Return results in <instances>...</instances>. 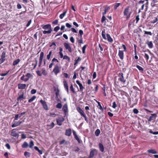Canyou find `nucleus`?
<instances>
[{"label": "nucleus", "instance_id": "nucleus-25", "mask_svg": "<svg viewBox=\"0 0 158 158\" xmlns=\"http://www.w3.org/2000/svg\"><path fill=\"white\" fill-rule=\"evenodd\" d=\"M98 145L100 151L102 152H103L104 151V147L102 144L100 143Z\"/></svg>", "mask_w": 158, "mask_h": 158}, {"label": "nucleus", "instance_id": "nucleus-4", "mask_svg": "<svg viewBox=\"0 0 158 158\" xmlns=\"http://www.w3.org/2000/svg\"><path fill=\"white\" fill-rule=\"evenodd\" d=\"M60 67L58 64H56L53 69V72L55 75H57L60 72Z\"/></svg>", "mask_w": 158, "mask_h": 158}, {"label": "nucleus", "instance_id": "nucleus-19", "mask_svg": "<svg viewBox=\"0 0 158 158\" xmlns=\"http://www.w3.org/2000/svg\"><path fill=\"white\" fill-rule=\"evenodd\" d=\"M76 83L79 85L80 87V91L82 92L84 87L83 86L81 83L78 80L76 81Z\"/></svg>", "mask_w": 158, "mask_h": 158}, {"label": "nucleus", "instance_id": "nucleus-43", "mask_svg": "<svg viewBox=\"0 0 158 158\" xmlns=\"http://www.w3.org/2000/svg\"><path fill=\"white\" fill-rule=\"evenodd\" d=\"M25 76L27 77V78H28V79L29 78L33 77L32 75L31 74L29 73H27Z\"/></svg>", "mask_w": 158, "mask_h": 158}, {"label": "nucleus", "instance_id": "nucleus-41", "mask_svg": "<svg viewBox=\"0 0 158 158\" xmlns=\"http://www.w3.org/2000/svg\"><path fill=\"white\" fill-rule=\"evenodd\" d=\"M25 76L24 75H23L21 77V79L23 81H27L28 80V78H24Z\"/></svg>", "mask_w": 158, "mask_h": 158}, {"label": "nucleus", "instance_id": "nucleus-7", "mask_svg": "<svg viewBox=\"0 0 158 158\" xmlns=\"http://www.w3.org/2000/svg\"><path fill=\"white\" fill-rule=\"evenodd\" d=\"M64 120V118L63 117H60L56 119L57 124L59 126H61L62 124V123Z\"/></svg>", "mask_w": 158, "mask_h": 158}, {"label": "nucleus", "instance_id": "nucleus-34", "mask_svg": "<svg viewBox=\"0 0 158 158\" xmlns=\"http://www.w3.org/2000/svg\"><path fill=\"white\" fill-rule=\"evenodd\" d=\"M97 102L98 103V106H99V107L98 108L100 110L102 111H103V109L100 103L99 102L97 101Z\"/></svg>", "mask_w": 158, "mask_h": 158}, {"label": "nucleus", "instance_id": "nucleus-2", "mask_svg": "<svg viewBox=\"0 0 158 158\" xmlns=\"http://www.w3.org/2000/svg\"><path fill=\"white\" fill-rule=\"evenodd\" d=\"M106 33L105 30L103 29L102 32V38L104 40H107V41L110 43H112L113 41V39L110 36V35L108 33L106 34Z\"/></svg>", "mask_w": 158, "mask_h": 158}, {"label": "nucleus", "instance_id": "nucleus-57", "mask_svg": "<svg viewBox=\"0 0 158 158\" xmlns=\"http://www.w3.org/2000/svg\"><path fill=\"white\" fill-rule=\"evenodd\" d=\"M65 25L68 28H70L72 27V25H71L69 23H66L65 24Z\"/></svg>", "mask_w": 158, "mask_h": 158}, {"label": "nucleus", "instance_id": "nucleus-17", "mask_svg": "<svg viewBox=\"0 0 158 158\" xmlns=\"http://www.w3.org/2000/svg\"><path fill=\"white\" fill-rule=\"evenodd\" d=\"M71 129L70 128H68L65 130V135L68 136H70L72 134Z\"/></svg>", "mask_w": 158, "mask_h": 158}, {"label": "nucleus", "instance_id": "nucleus-42", "mask_svg": "<svg viewBox=\"0 0 158 158\" xmlns=\"http://www.w3.org/2000/svg\"><path fill=\"white\" fill-rule=\"evenodd\" d=\"M100 133V131L99 129H97L95 131V135L96 136H98L99 135Z\"/></svg>", "mask_w": 158, "mask_h": 158}, {"label": "nucleus", "instance_id": "nucleus-1", "mask_svg": "<svg viewBox=\"0 0 158 158\" xmlns=\"http://www.w3.org/2000/svg\"><path fill=\"white\" fill-rule=\"evenodd\" d=\"M41 26L42 28L44 30H48V31L44 30L43 31V33L44 34H50L52 31V29L51 26L50 24H47L46 25L42 24L41 25Z\"/></svg>", "mask_w": 158, "mask_h": 158}, {"label": "nucleus", "instance_id": "nucleus-13", "mask_svg": "<svg viewBox=\"0 0 158 158\" xmlns=\"http://www.w3.org/2000/svg\"><path fill=\"white\" fill-rule=\"evenodd\" d=\"M64 46L65 48L68 50L69 52H72L71 48L69 44L65 43L64 44Z\"/></svg>", "mask_w": 158, "mask_h": 158}, {"label": "nucleus", "instance_id": "nucleus-28", "mask_svg": "<svg viewBox=\"0 0 158 158\" xmlns=\"http://www.w3.org/2000/svg\"><path fill=\"white\" fill-rule=\"evenodd\" d=\"M20 61V60L19 59H18L16 60H15L13 63V66H15L18 64Z\"/></svg>", "mask_w": 158, "mask_h": 158}, {"label": "nucleus", "instance_id": "nucleus-18", "mask_svg": "<svg viewBox=\"0 0 158 158\" xmlns=\"http://www.w3.org/2000/svg\"><path fill=\"white\" fill-rule=\"evenodd\" d=\"M77 110L81 116L85 114L84 111L80 107H77Z\"/></svg>", "mask_w": 158, "mask_h": 158}, {"label": "nucleus", "instance_id": "nucleus-62", "mask_svg": "<svg viewBox=\"0 0 158 158\" xmlns=\"http://www.w3.org/2000/svg\"><path fill=\"white\" fill-rule=\"evenodd\" d=\"M36 90L34 89H32L31 91V94H35L36 93Z\"/></svg>", "mask_w": 158, "mask_h": 158}, {"label": "nucleus", "instance_id": "nucleus-46", "mask_svg": "<svg viewBox=\"0 0 158 158\" xmlns=\"http://www.w3.org/2000/svg\"><path fill=\"white\" fill-rule=\"evenodd\" d=\"M34 145V144L33 142L32 141H30L29 144V148H33V146Z\"/></svg>", "mask_w": 158, "mask_h": 158}, {"label": "nucleus", "instance_id": "nucleus-51", "mask_svg": "<svg viewBox=\"0 0 158 158\" xmlns=\"http://www.w3.org/2000/svg\"><path fill=\"white\" fill-rule=\"evenodd\" d=\"M63 58L64 59H66L67 60L69 61H70V58L67 55L64 56Z\"/></svg>", "mask_w": 158, "mask_h": 158}, {"label": "nucleus", "instance_id": "nucleus-54", "mask_svg": "<svg viewBox=\"0 0 158 158\" xmlns=\"http://www.w3.org/2000/svg\"><path fill=\"white\" fill-rule=\"evenodd\" d=\"M80 39L78 41V42L79 44H82L83 43V38L82 37L80 38Z\"/></svg>", "mask_w": 158, "mask_h": 158}, {"label": "nucleus", "instance_id": "nucleus-48", "mask_svg": "<svg viewBox=\"0 0 158 158\" xmlns=\"http://www.w3.org/2000/svg\"><path fill=\"white\" fill-rule=\"evenodd\" d=\"M6 57V52H3L2 53V55H1V57L5 59Z\"/></svg>", "mask_w": 158, "mask_h": 158}, {"label": "nucleus", "instance_id": "nucleus-39", "mask_svg": "<svg viewBox=\"0 0 158 158\" xmlns=\"http://www.w3.org/2000/svg\"><path fill=\"white\" fill-rule=\"evenodd\" d=\"M36 98V96H34L28 100V102H31L35 99Z\"/></svg>", "mask_w": 158, "mask_h": 158}, {"label": "nucleus", "instance_id": "nucleus-6", "mask_svg": "<svg viewBox=\"0 0 158 158\" xmlns=\"http://www.w3.org/2000/svg\"><path fill=\"white\" fill-rule=\"evenodd\" d=\"M98 152V150L95 149L91 150L88 158H93L94 155H97Z\"/></svg>", "mask_w": 158, "mask_h": 158}, {"label": "nucleus", "instance_id": "nucleus-58", "mask_svg": "<svg viewBox=\"0 0 158 158\" xmlns=\"http://www.w3.org/2000/svg\"><path fill=\"white\" fill-rule=\"evenodd\" d=\"M36 73L37 75L39 76H42V73H41V72L39 70H38L36 71Z\"/></svg>", "mask_w": 158, "mask_h": 158}, {"label": "nucleus", "instance_id": "nucleus-50", "mask_svg": "<svg viewBox=\"0 0 158 158\" xmlns=\"http://www.w3.org/2000/svg\"><path fill=\"white\" fill-rule=\"evenodd\" d=\"M79 34L80 36V38L82 37V36L83 34V32L81 30H79Z\"/></svg>", "mask_w": 158, "mask_h": 158}, {"label": "nucleus", "instance_id": "nucleus-35", "mask_svg": "<svg viewBox=\"0 0 158 158\" xmlns=\"http://www.w3.org/2000/svg\"><path fill=\"white\" fill-rule=\"evenodd\" d=\"M24 155L26 158L29 157L31 155V153L27 152H25L24 153Z\"/></svg>", "mask_w": 158, "mask_h": 158}, {"label": "nucleus", "instance_id": "nucleus-47", "mask_svg": "<svg viewBox=\"0 0 158 158\" xmlns=\"http://www.w3.org/2000/svg\"><path fill=\"white\" fill-rule=\"evenodd\" d=\"M73 150L74 152H78L80 150V148L77 147L76 146L74 147Z\"/></svg>", "mask_w": 158, "mask_h": 158}, {"label": "nucleus", "instance_id": "nucleus-49", "mask_svg": "<svg viewBox=\"0 0 158 158\" xmlns=\"http://www.w3.org/2000/svg\"><path fill=\"white\" fill-rule=\"evenodd\" d=\"M144 57L147 60H148L149 59V56L146 53H144Z\"/></svg>", "mask_w": 158, "mask_h": 158}, {"label": "nucleus", "instance_id": "nucleus-38", "mask_svg": "<svg viewBox=\"0 0 158 158\" xmlns=\"http://www.w3.org/2000/svg\"><path fill=\"white\" fill-rule=\"evenodd\" d=\"M42 74H43L44 75L46 76L47 75V72L44 68H43L42 69Z\"/></svg>", "mask_w": 158, "mask_h": 158}, {"label": "nucleus", "instance_id": "nucleus-24", "mask_svg": "<svg viewBox=\"0 0 158 158\" xmlns=\"http://www.w3.org/2000/svg\"><path fill=\"white\" fill-rule=\"evenodd\" d=\"M26 98L25 97H24V94L23 93L22 94L20 95L17 98V100L18 101H21L22 99H25Z\"/></svg>", "mask_w": 158, "mask_h": 158}, {"label": "nucleus", "instance_id": "nucleus-45", "mask_svg": "<svg viewBox=\"0 0 158 158\" xmlns=\"http://www.w3.org/2000/svg\"><path fill=\"white\" fill-rule=\"evenodd\" d=\"M136 67L137 68V69H139V70L140 71H143V68L140 66L139 65H137L136 66Z\"/></svg>", "mask_w": 158, "mask_h": 158}, {"label": "nucleus", "instance_id": "nucleus-61", "mask_svg": "<svg viewBox=\"0 0 158 158\" xmlns=\"http://www.w3.org/2000/svg\"><path fill=\"white\" fill-rule=\"evenodd\" d=\"M19 114H16L15 115L14 117V120H17L19 118Z\"/></svg>", "mask_w": 158, "mask_h": 158}, {"label": "nucleus", "instance_id": "nucleus-11", "mask_svg": "<svg viewBox=\"0 0 158 158\" xmlns=\"http://www.w3.org/2000/svg\"><path fill=\"white\" fill-rule=\"evenodd\" d=\"M62 110L64 112L65 115H66L68 112V107L67 103L65 104L63 106Z\"/></svg>", "mask_w": 158, "mask_h": 158}, {"label": "nucleus", "instance_id": "nucleus-29", "mask_svg": "<svg viewBox=\"0 0 158 158\" xmlns=\"http://www.w3.org/2000/svg\"><path fill=\"white\" fill-rule=\"evenodd\" d=\"M67 12V10H66L65 11H64L63 12V13L61 14L59 16L60 18L61 19H62L64 18V17L65 15Z\"/></svg>", "mask_w": 158, "mask_h": 158}, {"label": "nucleus", "instance_id": "nucleus-37", "mask_svg": "<svg viewBox=\"0 0 158 158\" xmlns=\"http://www.w3.org/2000/svg\"><path fill=\"white\" fill-rule=\"evenodd\" d=\"M144 36H145V35H148L150 36L152 35V33L151 31H144Z\"/></svg>", "mask_w": 158, "mask_h": 158}, {"label": "nucleus", "instance_id": "nucleus-15", "mask_svg": "<svg viewBox=\"0 0 158 158\" xmlns=\"http://www.w3.org/2000/svg\"><path fill=\"white\" fill-rule=\"evenodd\" d=\"M63 84H64V87L65 89L67 91L68 94L69 92V87H68L67 82V81L65 80H64L63 81Z\"/></svg>", "mask_w": 158, "mask_h": 158}, {"label": "nucleus", "instance_id": "nucleus-64", "mask_svg": "<svg viewBox=\"0 0 158 158\" xmlns=\"http://www.w3.org/2000/svg\"><path fill=\"white\" fill-rule=\"evenodd\" d=\"M54 126L55 124L53 122H52L51 124L48 126L50 127V128H52L54 127Z\"/></svg>", "mask_w": 158, "mask_h": 158}, {"label": "nucleus", "instance_id": "nucleus-21", "mask_svg": "<svg viewBox=\"0 0 158 158\" xmlns=\"http://www.w3.org/2000/svg\"><path fill=\"white\" fill-rule=\"evenodd\" d=\"M26 87V85L24 84H19L18 85V88L19 89H24Z\"/></svg>", "mask_w": 158, "mask_h": 158}, {"label": "nucleus", "instance_id": "nucleus-23", "mask_svg": "<svg viewBox=\"0 0 158 158\" xmlns=\"http://www.w3.org/2000/svg\"><path fill=\"white\" fill-rule=\"evenodd\" d=\"M147 152L149 153L155 154L157 153V151L154 149H151L148 150Z\"/></svg>", "mask_w": 158, "mask_h": 158}, {"label": "nucleus", "instance_id": "nucleus-55", "mask_svg": "<svg viewBox=\"0 0 158 158\" xmlns=\"http://www.w3.org/2000/svg\"><path fill=\"white\" fill-rule=\"evenodd\" d=\"M135 20H136V23H138L139 20V15H138L136 16Z\"/></svg>", "mask_w": 158, "mask_h": 158}, {"label": "nucleus", "instance_id": "nucleus-60", "mask_svg": "<svg viewBox=\"0 0 158 158\" xmlns=\"http://www.w3.org/2000/svg\"><path fill=\"white\" fill-rule=\"evenodd\" d=\"M158 21L157 18L155 17L154 20L151 21V23H155Z\"/></svg>", "mask_w": 158, "mask_h": 158}, {"label": "nucleus", "instance_id": "nucleus-31", "mask_svg": "<svg viewBox=\"0 0 158 158\" xmlns=\"http://www.w3.org/2000/svg\"><path fill=\"white\" fill-rule=\"evenodd\" d=\"M28 146V144L26 142H23V143L22 145V147L23 148H27Z\"/></svg>", "mask_w": 158, "mask_h": 158}, {"label": "nucleus", "instance_id": "nucleus-32", "mask_svg": "<svg viewBox=\"0 0 158 158\" xmlns=\"http://www.w3.org/2000/svg\"><path fill=\"white\" fill-rule=\"evenodd\" d=\"M52 52L51 51L49 52L48 54L47 55V59L48 60H49L50 59L51 56L52 55Z\"/></svg>", "mask_w": 158, "mask_h": 158}, {"label": "nucleus", "instance_id": "nucleus-56", "mask_svg": "<svg viewBox=\"0 0 158 158\" xmlns=\"http://www.w3.org/2000/svg\"><path fill=\"white\" fill-rule=\"evenodd\" d=\"M133 111L135 114H137L139 113L138 110L136 108H135L133 110Z\"/></svg>", "mask_w": 158, "mask_h": 158}, {"label": "nucleus", "instance_id": "nucleus-40", "mask_svg": "<svg viewBox=\"0 0 158 158\" xmlns=\"http://www.w3.org/2000/svg\"><path fill=\"white\" fill-rule=\"evenodd\" d=\"M56 108L59 109H61L62 107V105L61 103L60 102L58 103L56 105Z\"/></svg>", "mask_w": 158, "mask_h": 158}, {"label": "nucleus", "instance_id": "nucleus-63", "mask_svg": "<svg viewBox=\"0 0 158 158\" xmlns=\"http://www.w3.org/2000/svg\"><path fill=\"white\" fill-rule=\"evenodd\" d=\"M5 60V59L1 57L0 59V64L3 63Z\"/></svg>", "mask_w": 158, "mask_h": 158}, {"label": "nucleus", "instance_id": "nucleus-16", "mask_svg": "<svg viewBox=\"0 0 158 158\" xmlns=\"http://www.w3.org/2000/svg\"><path fill=\"white\" fill-rule=\"evenodd\" d=\"M156 117V115L155 114H151V116L149 117L148 121V122H151L152 120H155Z\"/></svg>", "mask_w": 158, "mask_h": 158}, {"label": "nucleus", "instance_id": "nucleus-30", "mask_svg": "<svg viewBox=\"0 0 158 158\" xmlns=\"http://www.w3.org/2000/svg\"><path fill=\"white\" fill-rule=\"evenodd\" d=\"M147 44L148 47L150 48H152L153 47V44L152 42L151 41H148Z\"/></svg>", "mask_w": 158, "mask_h": 158}, {"label": "nucleus", "instance_id": "nucleus-5", "mask_svg": "<svg viewBox=\"0 0 158 158\" xmlns=\"http://www.w3.org/2000/svg\"><path fill=\"white\" fill-rule=\"evenodd\" d=\"M129 6L125 8L123 12L124 15L126 17L127 19H129L130 15L131 13H129Z\"/></svg>", "mask_w": 158, "mask_h": 158}, {"label": "nucleus", "instance_id": "nucleus-10", "mask_svg": "<svg viewBox=\"0 0 158 158\" xmlns=\"http://www.w3.org/2000/svg\"><path fill=\"white\" fill-rule=\"evenodd\" d=\"M73 132L74 137L75 139L77 141L78 143H80L82 142L81 140L78 138L76 134V132L74 130H73Z\"/></svg>", "mask_w": 158, "mask_h": 158}, {"label": "nucleus", "instance_id": "nucleus-53", "mask_svg": "<svg viewBox=\"0 0 158 158\" xmlns=\"http://www.w3.org/2000/svg\"><path fill=\"white\" fill-rule=\"evenodd\" d=\"M59 90L58 89H57V91L55 93L56 94V98H58V96L59 94Z\"/></svg>", "mask_w": 158, "mask_h": 158}, {"label": "nucleus", "instance_id": "nucleus-20", "mask_svg": "<svg viewBox=\"0 0 158 158\" xmlns=\"http://www.w3.org/2000/svg\"><path fill=\"white\" fill-rule=\"evenodd\" d=\"M16 129H14L12 130L11 133V135L12 136L15 137H18L19 135L17 134L15 131Z\"/></svg>", "mask_w": 158, "mask_h": 158}, {"label": "nucleus", "instance_id": "nucleus-26", "mask_svg": "<svg viewBox=\"0 0 158 158\" xmlns=\"http://www.w3.org/2000/svg\"><path fill=\"white\" fill-rule=\"evenodd\" d=\"M70 89L71 91L74 94H76V92L75 90V89L74 88L72 84H71V85L70 87Z\"/></svg>", "mask_w": 158, "mask_h": 158}, {"label": "nucleus", "instance_id": "nucleus-44", "mask_svg": "<svg viewBox=\"0 0 158 158\" xmlns=\"http://www.w3.org/2000/svg\"><path fill=\"white\" fill-rule=\"evenodd\" d=\"M87 46V44L84 45L82 48V53L84 54L85 52V50Z\"/></svg>", "mask_w": 158, "mask_h": 158}, {"label": "nucleus", "instance_id": "nucleus-36", "mask_svg": "<svg viewBox=\"0 0 158 158\" xmlns=\"http://www.w3.org/2000/svg\"><path fill=\"white\" fill-rule=\"evenodd\" d=\"M81 60V58L79 57L77 59L75 60V63L74 65H76L78 63V62L80 61Z\"/></svg>", "mask_w": 158, "mask_h": 158}, {"label": "nucleus", "instance_id": "nucleus-59", "mask_svg": "<svg viewBox=\"0 0 158 158\" xmlns=\"http://www.w3.org/2000/svg\"><path fill=\"white\" fill-rule=\"evenodd\" d=\"M60 29V27L57 26L55 27L54 29V31H57Z\"/></svg>", "mask_w": 158, "mask_h": 158}, {"label": "nucleus", "instance_id": "nucleus-27", "mask_svg": "<svg viewBox=\"0 0 158 158\" xmlns=\"http://www.w3.org/2000/svg\"><path fill=\"white\" fill-rule=\"evenodd\" d=\"M34 148L35 150L39 152V155H41L43 154V151L41 150H40L37 147L35 146L34 147Z\"/></svg>", "mask_w": 158, "mask_h": 158}, {"label": "nucleus", "instance_id": "nucleus-8", "mask_svg": "<svg viewBox=\"0 0 158 158\" xmlns=\"http://www.w3.org/2000/svg\"><path fill=\"white\" fill-rule=\"evenodd\" d=\"M44 53L43 52H41L40 53V56L39 59V67H40L42 63L43 59L44 56Z\"/></svg>", "mask_w": 158, "mask_h": 158}, {"label": "nucleus", "instance_id": "nucleus-12", "mask_svg": "<svg viewBox=\"0 0 158 158\" xmlns=\"http://www.w3.org/2000/svg\"><path fill=\"white\" fill-rule=\"evenodd\" d=\"M54 62H56L57 63H59V62L57 59L56 58H53V59L52 60V62L49 66V68L50 69L52 67L53 65H54Z\"/></svg>", "mask_w": 158, "mask_h": 158}, {"label": "nucleus", "instance_id": "nucleus-22", "mask_svg": "<svg viewBox=\"0 0 158 158\" xmlns=\"http://www.w3.org/2000/svg\"><path fill=\"white\" fill-rule=\"evenodd\" d=\"M22 123V121H18L15 122L12 125L11 127H14L19 126Z\"/></svg>", "mask_w": 158, "mask_h": 158}, {"label": "nucleus", "instance_id": "nucleus-33", "mask_svg": "<svg viewBox=\"0 0 158 158\" xmlns=\"http://www.w3.org/2000/svg\"><path fill=\"white\" fill-rule=\"evenodd\" d=\"M121 5V3H115L114 4V9L115 10H116L117 8Z\"/></svg>", "mask_w": 158, "mask_h": 158}, {"label": "nucleus", "instance_id": "nucleus-14", "mask_svg": "<svg viewBox=\"0 0 158 158\" xmlns=\"http://www.w3.org/2000/svg\"><path fill=\"white\" fill-rule=\"evenodd\" d=\"M118 56L119 58L121 60H123L124 57V54L123 51L121 50H119L118 52Z\"/></svg>", "mask_w": 158, "mask_h": 158}, {"label": "nucleus", "instance_id": "nucleus-3", "mask_svg": "<svg viewBox=\"0 0 158 158\" xmlns=\"http://www.w3.org/2000/svg\"><path fill=\"white\" fill-rule=\"evenodd\" d=\"M118 80L120 82L121 84L123 85V86H125L124 85L126 84V80L123 77V74L122 73H119L118 74Z\"/></svg>", "mask_w": 158, "mask_h": 158}, {"label": "nucleus", "instance_id": "nucleus-52", "mask_svg": "<svg viewBox=\"0 0 158 158\" xmlns=\"http://www.w3.org/2000/svg\"><path fill=\"white\" fill-rule=\"evenodd\" d=\"M117 106V105L116 104V102H114L113 103V105L112 106V107L114 109H115Z\"/></svg>", "mask_w": 158, "mask_h": 158}, {"label": "nucleus", "instance_id": "nucleus-9", "mask_svg": "<svg viewBox=\"0 0 158 158\" xmlns=\"http://www.w3.org/2000/svg\"><path fill=\"white\" fill-rule=\"evenodd\" d=\"M40 102L42 105L43 108L46 110H48V109L46 102L42 99L40 101Z\"/></svg>", "mask_w": 158, "mask_h": 158}]
</instances>
